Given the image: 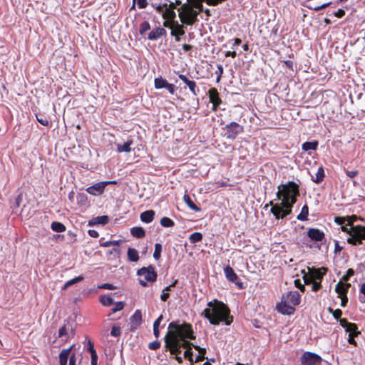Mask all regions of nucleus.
<instances>
[{"instance_id": "obj_25", "label": "nucleus", "mask_w": 365, "mask_h": 365, "mask_svg": "<svg viewBox=\"0 0 365 365\" xmlns=\"http://www.w3.org/2000/svg\"><path fill=\"white\" fill-rule=\"evenodd\" d=\"M224 272L227 279L230 282H235L237 280V275L230 265H227L225 267Z\"/></svg>"}, {"instance_id": "obj_13", "label": "nucleus", "mask_w": 365, "mask_h": 365, "mask_svg": "<svg viewBox=\"0 0 365 365\" xmlns=\"http://www.w3.org/2000/svg\"><path fill=\"white\" fill-rule=\"evenodd\" d=\"M210 102L212 104V109L217 110L222 101L219 96V93L215 88H212L208 91Z\"/></svg>"}, {"instance_id": "obj_50", "label": "nucleus", "mask_w": 365, "mask_h": 365, "mask_svg": "<svg viewBox=\"0 0 365 365\" xmlns=\"http://www.w3.org/2000/svg\"><path fill=\"white\" fill-rule=\"evenodd\" d=\"M124 307V303L123 302H118L115 304V307L112 309V312L115 313L118 311H120Z\"/></svg>"}, {"instance_id": "obj_57", "label": "nucleus", "mask_w": 365, "mask_h": 365, "mask_svg": "<svg viewBox=\"0 0 365 365\" xmlns=\"http://www.w3.org/2000/svg\"><path fill=\"white\" fill-rule=\"evenodd\" d=\"M88 351L91 353V356L93 354H97L94 349L93 343L91 340H88Z\"/></svg>"}, {"instance_id": "obj_39", "label": "nucleus", "mask_w": 365, "mask_h": 365, "mask_svg": "<svg viewBox=\"0 0 365 365\" xmlns=\"http://www.w3.org/2000/svg\"><path fill=\"white\" fill-rule=\"evenodd\" d=\"M100 302L106 307H109L113 304V299L108 296L102 295L100 297Z\"/></svg>"}, {"instance_id": "obj_7", "label": "nucleus", "mask_w": 365, "mask_h": 365, "mask_svg": "<svg viewBox=\"0 0 365 365\" xmlns=\"http://www.w3.org/2000/svg\"><path fill=\"white\" fill-rule=\"evenodd\" d=\"M138 275L143 276L144 280L140 279L139 283L143 287H147V282H154L157 279V273L152 265L148 267H143L138 271Z\"/></svg>"}, {"instance_id": "obj_45", "label": "nucleus", "mask_w": 365, "mask_h": 365, "mask_svg": "<svg viewBox=\"0 0 365 365\" xmlns=\"http://www.w3.org/2000/svg\"><path fill=\"white\" fill-rule=\"evenodd\" d=\"M150 29V24L148 21H143L140 24V28H139V33L143 35L147 31H148Z\"/></svg>"}, {"instance_id": "obj_24", "label": "nucleus", "mask_w": 365, "mask_h": 365, "mask_svg": "<svg viewBox=\"0 0 365 365\" xmlns=\"http://www.w3.org/2000/svg\"><path fill=\"white\" fill-rule=\"evenodd\" d=\"M327 269L325 267L320 269H313L311 272L314 281H322L323 276L326 274Z\"/></svg>"}, {"instance_id": "obj_54", "label": "nucleus", "mask_w": 365, "mask_h": 365, "mask_svg": "<svg viewBox=\"0 0 365 365\" xmlns=\"http://www.w3.org/2000/svg\"><path fill=\"white\" fill-rule=\"evenodd\" d=\"M160 346V342L158 341H154L153 342L149 343L148 347L151 350H157Z\"/></svg>"}, {"instance_id": "obj_41", "label": "nucleus", "mask_w": 365, "mask_h": 365, "mask_svg": "<svg viewBox=\"0 0 365 365\" xmlns=\"http://www.w3.org/2000/svg\"><path fill=\"white\" fill-rule=\"evenodd\" d=\"M345 329L349 334L358 335L360 334V331L357 330L358 328L356 324L354 323H350Z\"/></svg>"}, {"instance_id": "obj_34", "label": "nucleus", "mask_w": 365, "mask_h": 365, "mask_svg": "<svg viewBox=\"0 0 365 365\" xmlns=\"http://www.w3.org/2000/svg\"><path fill=\"white\" fill-rule=\"evenodd\" d=\"M318 146V142L317 141H313V142H305L302 144V149L304 151H307L309 150H316Z\"/></svg>"}, {"instance_id": "obj_62", "label": "nucleus", "mask_w": 365, "mask_h": 365, "mask_svg": "<svg viewBox=\"0 0 365 365\" xmlns=\"http://www.w3.org/2000/svg\"><path fill=\"white\" fill-rule=\"evenodd\" d=\"M194 344L190 343V341L184 339L181 340V347L186 348L187 349L191 348V346H193Z\"/></svg>"}, {"instance_id": "obj_8", "label": "nucleus", "mask_w": 365, "mask_h": 365, "mask_svg": "<svg viewBox=\"0 0 365 365\" xmlns=\"http://www.w3.org/2000/svg\"><path fill=\"white\" fill-rule=\"evenodd\" d=\"M165 347L166 350H169L173 355H178L181 353V340H178L174 334L172 336L165 335Z\"/></svg>"}, {"instance_id": "obj_63", "label": "nucleus", "mask_w": 365, "mask_h": 365, "mask_svg": "<svg viewBox=\"0 0 365 365\" xmlns=\"http://www.w3.org/2000/svg\"><path fill=\"white\" fill-rule=\"evenodd\" d=\"M295 286L299 288L302 292H304L305 287L304 284H302L299 279L294 281Z\"/></svg>"}, {"instance_id": "obj_26", "label": "nucleus", "mask_w": 365, "mask_h": 365, "mask_svg": "<svg viewBox=\"0 0 365 365\" xmlns=\"http://www.w3.org/2000/svg\"><path fill=\"white\" fill-rule=\"evenodd\" d=\"M108 221L109 218L107 215L98 216L91 220L88 222V225H106Z\"/></svg>"}, {"instance_id": "obj_10", "label": "nucleus", "mask_w": 365, "mask_h": 365, "mask_svg": "<svg viewBox=\"0 0 365 365\" xmlns=\"http://www.w3.org/2000/svg\"><path fill=\"white\" fill-rule=\"evenodd\" d=\"M163 26L171 29V36H183L185 34L183 24H180L178 21H165Z\"/></svg>"}, {"instance_id": "obj_48", "label": "nucleus", "mask_w": 365, "mask_h": 365, "mask_svg": "<svg viewBox=\"0 0 365 365\" xmlns=\"http://www.w3.org/2000/svg\"><path fill=\"white\" fill-rule=\"evenodd\" d=\"M329 312L332 313L334 317L336 319H340L341 315H342V311L339 309H337L336 310H334L331 308H329Z\"/></svg>"}, {"instance_id": "obj_18", "label": "nucleus", "mask_w": 365, "mask_h": 365, "mask_svg": "<svg viewBox=\"0 0 365 365\" xmlns=\"http://www.w3.org/2000/svg\"><path fill=\"white\" fill-rule=\"evenodd\" d=\"M162 16L165 21H175L176 14L174 11V6L173 4H168V6L165 7V10L163 13Z\"/></svg>"}, {"instance_id": "obj_27", "label": "nucleus", "mask_w": 365, "mask_h": 365, "mask_svg": "<svg viewBox=\"0 0 365 365\" xmlns=\"http://www.w3.org/2000/svg\"><path fill=\"white\" fill-rule=\"evenodd\" d=\"M155 212L152 210L145 211L140 214V220L145 223L151 222L154 219Z\"/></svg>"}, {"instance_id": "obj_37", "label": "nucleus", "mask_w": 365, "mask_h": 365, "mask_svg": "<svg viewBox=\"0 0 365 365\" xmlns=\"http://www.w3.org/2000/svg\"><path fill=\"white\" fill-rule=\"evenodd\" d=\"M324 178V171L322 166L318 168L317 173L316 174V178L313 179V181L316 183H320L323 181Z\"/></svg>"}, {"instance_id": "obj_28", "label": "nucleus", "mask_w": 365, "mask_h": 365, "mask_svg": "<svg viewBox=\"0 0 365 365\" xmlns=\"http://www.w3.org/2000/svg\"><path fill=\"white\" fill-rule=\"evenodd\" d=\"M131 235L138 239L143 238L145 235V232L141 227H134L130 230Z\"/></svg>"}, {"instance_id": "obj_15", "label": "nucleus", "mask_w": 365, "mask_h": 365, "mask_svg": "<svg viewBox=\"0 0 365 365\" xmlns=\"http://www.w3.org/2000/svg\"><path fill=\"white\" fill-rule=\"evenodd\" d=\"M178 78L189 88L190 92L194 96H197L200 90L197 86L195 81L190 80L186 76L179 74Z\"/></svg>"}, {"instance_id": "obj_3", "label": "nucleus", "mask_w": 365, "mask_h": 365, "mask_svg": "<svg viewBox=\"0 0 365 365\" xmlns=\"http://www.w3.org/2000/svg\"><path fill=\"white\" fill-rule=\"evenodd\" d=\"M300 303V295L297 291H290L282 295L281 302L276 306L277 310L282 314L291 315L294 311V307Z\"/></svg>"}, {"instance_id": "obj_53", "label": "nucleus", "mask_w": 365, "mask_h": 365, "mask_svg": "<svg viewBox=\"0 0 365 365\" xmlns=\"http://www.w3.org/2000/svg\"><path fill=\"white\" fill-rule=\"evenodd\" d=\"M215 73L217 75V82H219L223 74V67L221 64L217 65V70L215 71Z\"/></svg>"}, {"instance_id": "obj_43", "label": "nucleus", "mask_w": 365, "mask_h": 365, "mask_svg": "<svg viewBox=\"0 0 365 365\" xmlns=\"http://www.w3.org/2000/svg\"><path fill=\"white\" fill-rule=\"evenodd\" d=\"M84 277L83 276H78V277H76L71 280H68L64 285L63 287V289H66L67 287L77 283V282H81L82 280H83Z\"/></svg>"}, {"instance_id": "obj_14", "label": "nucleus", "mask_w": 365, "mask_h": 365, "mask_svg": "<svg viewBox=\"0 0 365 365\" xmlns=\"http://www.w3.org/2000/svg\"><path fill=\"white\" fill-rule=\"evenodd\" d=\"M142 321L143 319L141 311L140 309L135 310L134 314L130 318V331H135L138 329V327L141 324Z\"/></svg>"}, {"instance_id": "obj_49", "label": "nucleus", "mask_w": 365, "mask_h": 365, "mask_svg": "<svg viewBox=\"0 0 365 365\" xmlns=\"http://www.w3.org/2000/svg\"><path fill=\"white\" fill-rule=\"evenodd\" d=\"M276 118V120L277 121V123H274V124L273 125V128H281L282 127H283L284 125L281 123L280 121L283 120V118H282V115H274Z\"/></svg>"}, {"instance_id": "obj_17", "label": "nucleus", "mask_w": 365, "mask_h": 365, "mask_svg": "<svg viewBox=\"0 0 365 365\" xmlns=\"http://www.w3.org/2000/svg\"><path fill=\"white\" fill-rule=\"evenodd\" d=\"M308 237L317 242H322L324 239V233L317 228H310L307 232Z\"/></svg>"}, {"instance_id": "obj_44", "label": "nucleus", "mask_w": 365, "mask_h": 365, "mask_svg": "<svg viewBox=\"0 0 365 365\" xmlns=\"http://www.w3.org/2000/svg\"><path fill=\"white\" fill-rule=\"evenodd\" d=\"M161 252H162V245L160 243H156L155 245V251H154V254H153V257L155 258V259L158 260L160 259Z\"/></svg>"}, {"instance_id": "obj_23", "label": "nucleus", "mask_w": 365, "mask_h": 365, "mask_svg": "<svg viewBox=\"0 0 365 365\" xmlns=\"http://www.w3.org/2000/svg\"><path fill=\"white\" fill-rule=\"evenodd\" d=\"M351 287L350 284H343L341 282H339L335 288L336 292L338 294L339 297L346 295L349 288Z\"/></svg>"}, {"instance_id": "obj_6", "label": "nucleus", "mask_w": 365, "mask_h": 365, "mask_svg": "<svg viewBox=\"0 0 365 365\" xmlns=\"http://www.w3.org/2000/svg\"><path fill=\"white\" fill-rule=\"evenodd\" d=\"M180 9L182 11L179 13L178 16L182 24L192 26L197 21L199 11L195 10L192 5L185 3L181 6Z\"/></svg>"}, {"instance_id": "obj_56", "label": "nucleus", "mask_w": 365, "mask_h": 365, "mask_svg": "<svg viewBox=\"0 0 365 365\" xmlns=\"http://www.w3.org/2000/svg\"><path fill=\"white\" fill-rule=\"evenodd\" d=\"M282 62L284 63V64L285 65V66L287 68H289L292 71H294V61H290V60H286V61H282Z\"/></svg>"}, {"instance_id": "obj_2", "label": "nucleus", "mask_w": 365, "mask_h": 365, "mask_svg": "<svg viewBox=\"0 0 365 365\" xmlns=\"http://www.w3.org/2000/svg\"><path fill=\"white\" fill-rule=\"evenodd\" d=\"M207 305L209 307L204 310L202 315L210 324L218 325L222 322L226 325H230L232 322L233 317L230 315V310L223 302L215 300L214 302H210Z\"/></svg>"}, {"instance_id": "obj_42", "label": "nucleus", "mask_w": 365, "mask_h": 365, "mask_svg": "<svg viewBox=\"0 0 365 365\" xmlns=\"http://www.w3.org/2000/svg\"><path fill=\"white\" fill-rule=\"evenodd\" d=\"M202 239V235L200 232H194L189 237L191 243H196L200 242Z\"/></svg>"}, {"instance_id": "obj_61", "label": "nucleus", "mask_w": 365, "mask_h": 365, "mask_svg": "<svg viewBox=\"0 0 365 365\" xmlns=\"http://www.w3.org/2000/svg\"><path fill=\"white\" fill-rule=\"evenodd\" d=\"M99 288L109 290H113L115 289V287L112 284L109 283L103 284L102 285L99 286Z\"/></svg>"}, {"instance_id": "obj_20", "label": "nucleus", "mask_w": 365, "mask_h": 365, "mask_svg": "<svg viewBox=\"0 0 365 365\" xmlns=\"http://www.w3.org/2000/svg\"><path fill=\"white\" fill-rule=\"evenodd\" d=\"M74 345H72L68 349H63L59 354V361L60 365H67L68 359L70 357V354L73 348Z\"/></svg>"}, {"instance_id": "obj_36", "label": "nucleus", "mask_w": 365, "mask_h": 365, "mask_svg": "<svg viewBox=\"0 0 365 365\" xmlns=\"http://www.w3.org/2000/svg\"><path fill=\"white\" fill-rule=\"evenodd\" d=\"M36 120L43 125L51 126V120L47 115H36Z\"/></svg>"}, {"instance_id": "obj_19", "label": "nucleus", "mask_w": 365, "mask_h": 365, "mask_svg": "<svg viewBox=\"0 0 365 365\" xmlns=\"http://www.w3.org/2000/svg\"><path fill=\"white\" fill-rule=\"evenodd\" d=\"M166 34V30L164 28L158 27L153 29L150 32L148 38L149 40L155 41L159 38L160 36H165Z\"/></svg>"}, {"instance_id": "obj_5", "label": "nucleus", "mask_w": 365, "mask_h": 365, "mask_svg": "<svg viewBox=\"0 0 365 365\" xmlns=\"http://www.w3.org/2000/svg\"><path fill=\"white\" fill-rule=\"evenodd\" d=\"M169 331L168 336H172L174 334L178 340L195 339V336L193 334V330L190 324L184 323L182 325H178L173 322L169 324Z\"/></svg>"}, {"instance_id": "obj_22", "label": "nucleus", "mask_w": 365, "mask_h": 365, "mask_svg": "<svg viewBox=\"0 0 365 365\" xmlns=\"http://www.w3.org/2000/svg\"><path fill=\"white\" fill-rule=\"evenodd\" d=\"M133 144V140L131 138H129L126 142H125L123 145L118 143L116 145L117 151L118 153L126 152L128 153L131 150L130 145Z\"/></svg>"}, {"instance_id": "obj_11", "label": "nucleus", "mask_w": 365, "mask_h": 365, "mask_svg": "<svg viewBox=\"0 0 365 365\" xmlns=\"http://www.w3.org/2000/svg\"><path fill=\"white\" fill-rule=\"evenodd\" d=\"M242 126L237 123H230L226 125V135L227 138L234 139L236 136L242 131Z\"/></svg>"}, {"instance_id": "obj_64", "label": "nucleus", "mask_w": 365, "mask_h": 365, "mask_svg": "<svg viewBox=\"0 0 365 365\" xmlns=\"http://www.w3.org/2000/svg\"><path fill=\"white\" fill-rule=\"evenodd\" d=\"M345 14V11L344 9H339L336 12L334 13V16L337 18H342Z\"/></svg>"}, {"instance_id": "obj_52", "label": "nucleus", "mask_w": 365, "mask_h": 365, "mask_svg": "<svg viewBox=\"0 0 365 365\" xmlns=\"http://www.w3.org/2000/svg\"><path fill=\"white\" fill-rule=\"evenodd\" d=\"M354 274V271L352 269H349L347 270L346 274H344L342 277V280L345 281V282H347L349 279V278L351 277H352Z\"/></svg>"}, {"instance_id": "obj_16", "label": "nucleus", "mask_w": 365, "mask_h": 365, "mask_svg": "<svg viewBox=\"0 0 365 365\" xmlns=\"http://www.w3.org/2000/svg\"><path fill=\"white\" fill-rule=\"evenodd\" d=\"M106 185H108V182H99L88 187L86 191L91 195H99L104 192Z\"/></svg>"}, {"instance_id": "obj_32", "label": "nucleus", "mask_w": 365, "mask_h": 365, "mask_svg": "<svg viewBox=\"0 0 365 365\" xmlns=\"http://www.w3.org/2000/svg\"><path fill=\"white\" fill-rule=\"evenodd\" d=\"M309 207L307 205H304L301 210V212L297 215V219L301 221H305L308 220Z\"/></svg>"}, {"instance_id": "obj_21", "label": "nucleus", "mask_w": 365, "mask_h": 365, "mask_svg": "<svg viewBox=\"0 0 365 365\" xmlns=\"http://www.w3.org/2000/svg\"><path fill=\"white\" fill-rule=\"evenodd\" d=\"M69 332L71 334L72 336H74V331L69 323L65 324L63 327H61L58 330V337L61 338L63 336H68Z\"/></svg>"}, {"instance_id": "obj_4", "label": "nucleus", "mask_w": 365, "mask_h": 365, "mask_svg": "<svg viewBox=\"0 0 365 365\" xmlns=\"http://www.w3.org/2000/svg\"><path fill=\"white\" fill-rule=\"evenodd\" d=\"M356 220V215L348 216V225H349L351 227L349 230L346 227H342L343 230L346 232L350 235V237L347 239L348 243L354 246L362 245V241L365 240V226L353 225L354 222Z\"/></svg>"}, {"instance_id": "obj_12", "label": "nucleus", "mask_w": 365, "mask_h": 365, "mask_svg": "<svg viewBox=\"0 0 365 365\" xmlns=\"http://www.w3.org/2000/svg\"><path fill=\"white\" fill-rule=\"evenodd\" d=\"M154 83L156 89L166 88L170 94H174L175 91V86L173 84L169 83L167 80L162 77L156 78Z\"/></svg>"}, {"instance_id": "obj_46", "label": "nucleus", "mask_w": 365, "mask_h": 365, "mask_svg": "<svg viewBox=\"0 0 365 365\" xmlns=\"http://www.w3.org/2000/svg\"><path fill=\"white\" fill-rule=\"evenodd\" d=\"M135 2H137L139 9H145L148 6L147 0H133L132 8L135 7Z\"/></svg>"}, {"instance_id": "obj_59", "label": "nucleus", "mask_w": 365, "mask_h": 365, "mask_svg": "<svg viewBox=\"0 0 365 365\" xmlns=\"http://www.w3.org/2000/svg\"><path fill=\"white\" fill-rule=\"evenodd\" d=\"M331 4V2H327V3H324L322 5H318V6H316L315 7L313 8V9L316 11H319L322 9H324L328 6H329Z\"/></svg>"}, {"instance_id": "obj_40", "label": "nucleus", "mask_w": 365, "mask_h": 365, "mask_svg": "<svg viewBox=\"0 0 365 365\" xmlns=\"http://www.w3.org/2000/svg\"><path fill=\"white\" fill-rule=\"evenodd\" d=\"M160 225L164 227H171L175 225V222L170 218L168 217H163L160 220Z\"/></svg>"}, {"instance_id": "obj_29", "label": "nucleus", "mask_w": 365, "mask_h": 365, "mask_svg": "<svg viewBox=\"0 0 365 365\" xmlns=\"http://www.w3.org/2000/svg\"><path fill=\"white\" fill-rule=\"evenodd\" d=\"M184 202L187 204V205L192 210L195 212L200 211V207L197 206L191 200L189 195L185 194L183 197Z\"/></svg>"}, {"instance_id": "obj_58", "label": "nucleus", "mask_w": 365, "mask_h": 365, "mask_svg": "<svg viewBox=\"0 0 365 365\" xmlns=\"http://www.w3.org/2000/svg\"><path fill=\"white\" fill-rule=\"evenodd\" d=\"M184 357L185 359H188V360H190V361L192 362V351L191 350V348H189L187 349L185 352H184Z\"/></svg>"}, {"instance_id": "obj_1", "label": "nucleus", "mask_w": 365, "mask_h": 365, "mask_svg": "<svg viewBox=\"0 0 365 365\" xmlns=\"http://www.w3.org/2000/svg\"><path fill=\"white\" fill-rule=\"evenodd\" d=\"M299 195V185L289 181L286 184H282L278 187L277 196L278 199H282L280 203H277L271 208V212L276 219H283L292 212L293 205L297 201V197Z\"/></svg>"}, {"instance_id": "obj_38", "label": "nucleus", "mask_w": 365, "mask_h": 365, "mask_svg": "<svg viewBox=\"0 0 365 365\" xmlns=\"http://www.w3.org/2000/svg\"><path fill=\"white\" fill-rule=\"evenodd\" d=\"M193 347L199 351V355L197 356L195 362L203 361L205 359V354H206V349L200 348L197 345H193Z\"/></svg>"}, {"instance_id": "obj_9", "label": "nucleus", "mask_w": 365, "mask_h": 365, "mask_svg": "<svg viewBox=\"0 0 365 365\" xmlns=\"http://www.w3.org/2000/svg\"><path fill=\"white\" fill-rule=\"evenodd\" d=\"M322 359V358L312 352L306 351L301 357V364L302 365H320Z\"/></svg>"}, {"instance_id": "obj_30", "label": "nucleus", "mask_w": 365, "mask_h": 365, "mask_svg": "<svg viewBox=\"0 0 365 365\" xmlns=\"http://www.w3.org/2000/svg\"><path fill=\"white\" fill-rule=\"evenodd\" d=\"M128 258L130 262H137L139 259L138 252L134 248L129 247L128 250Z\"/></svg>"}, {"instance_id": "obj_33", "label": "nucleus", "mask_w": 365, "mask_h": 365, "mask_svg": "<svg viewBox=\"0 0 365 365\" xmlns=\"http://www.w3.org/2000/svg\"><path fill=\"white\" fill-rule=\"evenodd\" d=\"M51 229L56 232H62L66 230V227L63 224L59 222H53L51 223Z\"/></svg>"}, {"instance_id": "obj_31", "label": "nucleus", "mask_w": 365, "mask_h": 365, "mask_svg": "<svg viewBox=\"0 0 365 365\" xmlns=\"http://www.w3.org/2000/svg\"><path fill=\"white\" fill-rule=\"evenodd\" d=\"M187 3L192 5L193 9H197V11H199V14L204 11L202 1L198 0H187Z\"/></svg>"}, {"instance_id": "obj_51", "label": "nucleus", "mask_w": 365, "mask_h": 365, "mask_svg": "<svg viewBox=\"0 0 365 365\" xmlns=\"http://www.w3.org/2000/svg\"><path fill=\"white\" fill-rule=\"evenodd\" d=\"M312 289L314 292L319 290L322 288L321 281H313L312 283Z\"/></svg>"}, {"instance_id": "obj_55", "label": "nucleus", "mask_w": 365, "mask_h": 365, "mask_svg": "<svg viewBox=\"0 0 365 365\" xmlns=\"http://www.w3.org/2000/svg\"><path fill=\"white\" fill-rule=\"evenodd\" d=\"M120 328L119 327H113L110 334L115 337H118L120 335Z\"/></svg>"}, {"instance_id": "obj_47", "label": "nucleus", "mask_w": 365, "mask_h": 365, "mask_svg": "<svg viewBox=\"0 0 365 365\" xmlns=\"http://www.w3.org/2000/svg\"><path fill=\"white\" fill-rule=\"evenodd\" d=\"M302 272L304 273L303 279H304V283L306 284H311L314 281L312 273L310 272L309 274H307V273H305L304 271H303Z\"/></svg>"}, {"instance_id": "obj_35", "label": "nucleus", "mask_w": 365, "mask_h": 365, "mask_svg": "<svg viewBox=\"0 0 365 365\" xmlns=\"http://www.w3.org/2000/svg\"><path fill=\"white\" fill-rule=\"evenodd\" d=\"M76 200L80 206H85L88 204V197L84 193H78Z\"/></svg>"}, {"instance_id": "obj_60", "label": "nucleus", "mask_w": 365, "mask_h": 365, "mask_svg": "<svg viewBox=\"0 0 365 365\" xmlns=\"http://www.w3.org/2000/svg\"><path fill=\"white\" fill-rule=\"evenodd\" d=\"M152 6L153 7L155 8V9L157 10L158 12L160 13L163 11V9L167 7L168 6V4H152Z\"/></svg>"}]
</instances>
